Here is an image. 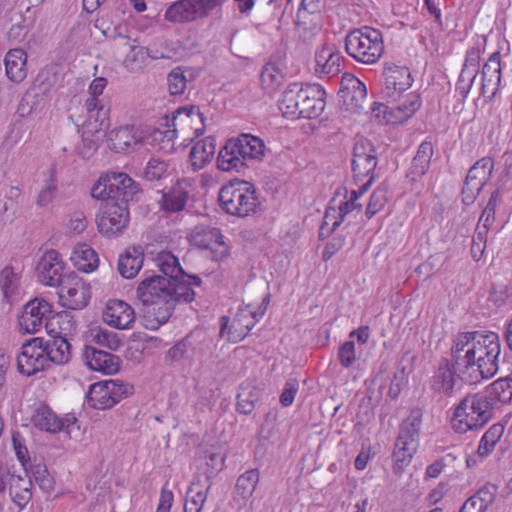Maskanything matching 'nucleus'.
<instances>
[{
    "instance_id": "f257e3e1",
    "label": "nucleus",
    "mask_w": 512,
    "mask_h": 512,
    "mask_svg": "<svg viewBox=\"0 0 512 512\" xmlns=\"http://www.w3.org/2000/svg\"><path fill=\"white\" fill-rule=\"evenodd\" d=\"M501 344L491 331H467L456 334L450 348V359L442 358L430 379V389L451 397L456 377L470 385L492 378L499 370Z\"/></svg>"
},
{
    "instance_id": "f03ea898",
    "label": "nucleus",
    "mask_w": 512,
    "mask_h": 512,
    "mask_svg": "<svg viewBox=\"0 0 512 512\" xmlns=\"http://www.w3.org/2000/svg\"><path fill=\"white\" fill-rule=\"evenodd\" d=\"M171 284L173 280L161 275L144 278L137 286L136 295L144 306L145 317L158 327L171 316Z\"/></svg>"
},
{
    "instance_id": "7ed1b4c3",
    "label": "nucleus",
    "mask_w": 512,
    "mask_h": 512,
    "mask_svg": "<svg viewBox=\"0 0 512 512\" xmlns=\"http://www.w3.org/2000/svg\"><path fill=\"white\" fill-rule=\"evenodd\" d=\"M167 129L155 130L154 140H160L159 149L169 152L175 147V140L182 139V143L193 141L205 131L203 114L196 106L181 107L177 109L172 118L167 121Z\"/></svg>"
},
{
    "instance_id": "20e7f679",
    "label": "nucleus",
    "mask_w": 512,
    "mask_h": 512,
    "mask_svg": "<svg viewBox=\"0 0 512 512\" xmlns=\"http://www.w3.org/2000/svg\"><path fill=\"white\" fill-rule=\"evenodd\" d=\"M493 410L483 393L467 394L455 407L451 426L459 434L479 430L492 419Z\"/></svg>"
},
{
    "instance_id": "39448f33",
    "label": "nucleus",
    "mask_w": 512,
    "mask_h": 512,
    "mask_svg": "<svg viewBox=\"0 0 512 512\" xmlns=\"http://www.w3.org/2000/svg\"><path fill=\"white\" fill-rule=\"evenodd\" d=\"M345 50L357 62L374 64L384 52L382 33L368 26L354 29L345 37Z\"/></svg>"
},
{
    "instance_id": "423d86ee",
    "label": "nucleus",
    "mask_w": 512,
    "mask_h": 512,
    "mask_svg": "<svg viewBox=\"0 0 512 512\" xmlns=\"http://www.w3.org/2000/svg\"><path fill=\"white\" fill-rule=\"evenodd\" d=\"M266 146L262 139L251 134H240L226 140V172H241L248 161H262Z\"/></svg>"
},
{
    "instance_id": "0eeeda50",
    "label": "nucleus",
    "mask_w": 512,
    "mask_h": 512,
    "mask_svg": "<svg viewBox=\"0 0 512 512\" xmlns=\"http://www.w3.org/2000/svg\"><path fill=\"white\" fill-rule=\"evenodd\" d=\"M138 191V184L127 173L111 171L100 175L91 188V196L97 200L110 199L127 204Z\"/></svg>"
},
{
    "instance_id": "6e6552de",
    "label": "nucleus",
    "mask_w": 512,
    "mask_h": 512,
    "mask_svg": "<svg viewBox=\"0 0 512 512\" xmlns=\"http://www.w3.org/2000/svg\"><path fill=\"white\" fill-rule=\"evenodd\" d=\"M224 0H177L164 13V20L171 24H191L220 10Z\"/></svg>"
},
{
    "instance_id": "1a4fd4ad",
    "label": "nucleus",
    "mask_w": 512,
    "mask_h": 512,
    "mask_svg": "<svg viewBox=\"0 0 512 512\" xmlns=\"http://www.w3.org/2000/svg\"><path fill=\"white\" fill-rule=\"evenodd\" d=\"M57 288L59 303L68 309H83L92 297L90 282L73 271L64 276Z\"/></svg>"
},
{
    "instance_id": "9d476101",
    "label": "nucleus",
    "mask_w": 512,
    "mask_h": 512,
    "mask_svg": "<svg viewBox=\"0 0 512 512\" xmlns=\"http://www.w3.org/2000/svg\"><path fill=\"white\" fill-rule=\"evenodd\" d=\"M226 181V214L248 216L254 211L257 201L253 184L237 178Z\"/></svg>"
},
{
    "instance_id": "9b49d317",
    "label": "nucleus",
    "mask_w": 512,
    "mask_h": 512,
    "mask_svg": "<svg viewBox=\"0 0 512 512\" xmlns=\"http://www.w3.org/2000/svg\"><path fill=\"white\" fill-rule=\"evenodd\" d=\"M130 221L128 205L124 202H106L96 214L95 222L100 234L115 237L124 232Z\"/></svg>"
},
{
    "instance_id": "f8f14e48",
    "label": "nucleus",
    "mask_w": 512,
    "mask_h": 512,
    "mask_svg": "<svg viewBox=\"0 0 512 512\" xmlns=\"http://www.w3.org/2000/svg\"><path fill=\"white\" fill-rule=\"evenodd\" d=\"M8 490L12 501L24 508L32 499V480L27 470L17 472L13 467L0 466V492Z\"/></svg>"
},
{
    "instance_id": "ddd939ff",
    "label": "nucleus",
    "mask_w": 512,
    "mask_h": 512,
    "mask_svg": "<svg viewBox=\"0 0 512 512\" xmlns=\"http://www.w3.org/2000/svg\"><path fill=\"white\" fill-rule=\"evenodd\" d=\"M49 367L47 351L44 347L43 337H34L27 340L21 347L17 356L18 372L24 376H33Z\"/></svg>"
},
{
    "instance_id": "4468645a",
    "label": "nucleus",
    "mask_w": 512,
    "mask_h": 512,
    "mask_svg": "<svg viewBox=\"0 0 512 512\" xmlns=\"http://www.w3.org/2000/svg\"><path fill=\"white\" fill-rule=\"evenodd\" d=\"M129 393V387L118 380H104L93 383L87 394V403L94 409L105 410L113 407Z\"/></svg>"
},
{
    "instance_id": "2eb2a0df",
    "label": "nucleus",
    "mask_w": 512,
    "mask_h": 512,
    "mask_svg": "<svg viewBox=\"0 0 512 512\" xmlns=\"http://www.w3.org/2000/svg\"><path fill=\"white\" fill-rule=\"evenodd\" d=\"M269 301L270 295L267 294L263 298L258 310H252L250 305L246 308L239 307L231 322L226 316V332L228 334V340L237 343L244 339L254 327L258 319L264 315Z\"/></svg>"
},
{
    "instance_id": "dca6fc26",
    "label": "nucleus",
    "mask_w": 512,
    "mask_h": 512,
    "mask_svg": "<svg viewBox=\"0 0 512 512\" xmlns=\"http://www.w3.org/2000/svg\"><path fill=\"white\" fill-rule=\"evenodd\" d=\"M377 164V152L372 142L366 138L356 140L352 152V172L356 184L364 178L375 177L374 171Z\"/></svg>"
},
{
    "instance_id": "f3484780",
    "label": "nucleus",
    "mask_w": 512,
    "mask_h": 512,
    "mask_svg": "<svg viewBox=\"0 0 512 512\" xmlns=\"http://www.w3.org/2000/svg\"><path fill=\"white\" fill-rule=\"evenodd\" d=\"M66 263L62 255L55 249H48L40 256L36 265V274L41 284L57 287L66 274Z\"/></svg>"
},
{
    "instance_id": "a211bd4d",
    "label": "nucleus",
    "mask_w": 512,
    "mask_h": 512,
    "mask_svg": "<svg viewBox=\"0 0 512 512\" xmlns=\"http://www.w3.org/2000/svg\"><path fill=\"white\" fill-rule=\"evenodd\" d=\"M53 305L40 298L30 300L23 308L19 317L20 331L27 334H34L42 328L43 320L49 318Z\"/></svg>"
},
{
    "instance_id": "6ab92c4d",
    "label": "nucleus",
    "mask_w": 512,
    "mask_h": 512,
    "mask_svg": "<svg viewBox=\"0 0 512 512\" xmlns=\"http://www.w3.org/2000/svg\"><path fill=\"white\" fill-rule=\"evenodd\" d=\"M135 311L132 306L121 299H109L102 311V320L108 326L126 330L135 322Z\"/></svg>"
},
{
    "instance_id": "aec40b11",
    "label": "nucleus",
    "mask_w": 512,
    "mask_h": 512,
    "mask_svg": "<svg viewBox=\"0 0 512 512\" xmlns=\"http://www.w3.org/2000/svg\"><path fill=\"white\" fill-rule=\"evenodd\" d=\"M297 118L314 119L320 116L326 105V91L318 84L306 85L300 94Z\"/></svg>"
},
{
    "instance_id": "412c9836",
    "label": "nucleus",
    "mask_w": 512,
    "mask_h": 512,
    "mask_svg": "<svg viewBox=\"0 0 512 512\" xmlns=\"http://www.w3.org/2000/svg\"><path fill=\"white\" fill-rule=\"evenodd\" d=\"M32 421L34 426L40 430L56 434L63 430H68L70 426L76 423L77 419L72 414H66L64 417H59L48 406H42L36 410Z\"/></svg>"
},
{
    "instance_id": "4be33fe9",
    "label": "nucleus",
    "mask_w": 512,
    "mask_h": 512,
    "mask_svg": "<svg viewBox=\"0 0 512 512\" xmlns=\"http://www.w3.org/2000/svg\"><path fill=\"white\" fill-rule=\"evenodd\" d=\"M343 56L333 44H324L315 53V72L320 77H333L342 70Z\"/></svg>"
},
{
    "instance_id": "5701e85b",
    "label": "nucleus",
    "mask_w": 512,
    "mask_h": 512,
    "mask_svg": "<svg viewBox=\"0 0 512 512\" xmlns=\"http://www.w3.org/2000/svg\"><path fill=\"white\" fill-rule=\"evenodd\" d=\"M481 77V94L485 96L487 93H490L488 98L489 100H492L496 96L501 83L500 51L492 53L484 63L481 71Z\"/></svg>"
},
{
    "instance_id": "b1692460",
    "label": "nucleus",
    "mask_w": 512,
    "mask_h": 512,
    "mask_svg": "<svg viewBox=\"0 0 512 512\" xmlns=\"http://www.w3.org/2000/svg\"><path fill=\"white\" fill-rule=\"evenodd\" d=\"M84 109L87 114L82 124L84 133L93 135L108 129L110 125L109 108L102 103H96L93 99H86Z\"/></svg>"
},
{
    "instance_id": "393cba45",
    "label": "nucleus",
    "mask_w": 512,
    "mask_h": 512,
    "mask_svg": "<svg viewBox=\"0 0 512 512\" xmlns=\"http://www.w3.org/2000/svg\"><path fill=\"white\" fill-rule=\"evenodd\" d=\"M385 94L394 98L400 93L411 87L413 78L407 67L389 66L385 67L384 72Z\"/></svg>"
},
{
    "instance_id": "a878e982",
    "label": "nucleus",
    "mask_w": 512,
    "mask_h": 512,
    "mask_svg": "<svg viewBox=\"0 0 512 512\" xmlns=\"http://www.w3.org/2000/svg\"><path fill=\"white\" fill-rule=\"evenodd\" d=\"M340 93L344 102L354 109H363L367 97L365 84L351 73H344L341 79Z\"/></svg>"
},
{
    "instance_id": "bb28decb",
    "label": "nucleus",
    "mask_w": 512,
    "mask_h": 512,
    "mask_svg": "<svg viewBox=\"0 0 512 512\" xmlns=\"http://www.w3.org/2000/svg\"><path fill=\"white\" fill-rule=\"evenodd\" d=\"M84 355L87 366L93 371L112 375L120 369V358L109 352L86 347Z\"/></svg>"
},
{
    "instance_id": "cd10ccee",
    "label": "nucleus",
    "mask_w": 512,
    "mask_h": 512,
    "mask_svg": "<svg viewBox=\"0 0 512 512\" xmlns=\"http://www.w3.org/2000/svg\"><path fill=\"white\" fill-rule=\"evenodd\" d=\"M46 332L49 337L71 339L77 330V324L70 312H58L46 320Z\"/></svg>"
},
{
    "instance_id": "c85d7f7f",
    "label": "nucleus",
    "mask_w": 512,
    "mask_h": 512,
    "mask_svg": "<svg viewBox=\"0 0 512 512\" xmlns=\"http://www.w3.org/2000/svg\"><path fill=\"white\" fill-rule=\"evenodd\" d=\"M27 53L21 48L9 49L4 57L7 78L15 83L22 82L27 76Z\"/></svg>"
},
{
    "instance_id": "c756f323",
    "label": "nucleus",
    "mask_w": 512,
    "mask_h": 512,
    "mask_svg": "<svg viewBox=\"0 0 512 512\" xmlns=\"http://www.w3.org/2000/svg\"><path fill=\"white\" fill-rule=\"evenodd\" d=\"M434 154V148L430 141H423L413 157L411 165L406 173V178L410 182H417L426 174L430 167L431 158Z\"/></svg>"
},
{
    "instance_id": "7c9ffc66",
    "label": "nucleus",
    "mask_w": 512,
    "mask_h": 512,
    "mask_svg": "<svg viewBox=\"0 0 512 512\" xmlns=\"http://www.w3.org/2000/svg\"><path fill=\"white\" fill-rule=\"evenodd\" d=\"M69 259L72 265L83 273H92L99 266L97 252L87 243L75 244Z\"/></svg>"
},
{
    "instance_id": "2f4dec72",
    "label": "nucleus",
    "mask_w": 512,
    "mask_h": 512,
    "mask_svg": "<svg viewBox=\"0 0 512 512\" xmlns=\"http://www.w3.org/2000/svg\"><path fill=\"white\" fill-rule=\"evenodd\" d=\"M259 482V472L257 469H250L240 475L235 485L234 501L239 503V511L248 512L246 506L247 500L253 495Z\"/></svg>"
},
{
    "instance_id": "473e14b6",
    "label": "nucleus",
    "mask_w": 512,
    "mask_h": 512,
    "mask_svg": "<svg viewBox=\"0 0 512 512\" xmlns=\"http://www.w3.org/2000/svg\"><path fill=\"white\" fill-rule=\"evenodd\" d=\"M497 490L496 485L491 483L485 484L463 503L459 512H486L488 507L494 502Z\"/></svg>"
},
{
    "instance_id": "72a5a7b5",
    "label": "nucleus",
    "mask_w": 512,
    "mask_h": 512,
    "mask_svg": "<svg viewBox=\"0 0 512 512\" xmlns=\"http://www.w3.org/2000/svg\"><path fill=\"white\" fill-rule=\"evenodd\" d=\"M142 140V133L134 126H122L109 133L111 148L117 152L134 148Z\"/></svg>"
},
{
    "instance_id": "f704fd0d",
    "label": "nucleus",
    "mask_w": 512,
    "mask_h": 512,
    "mask_svg": "<svg viewBox=\"0 0 512 512\" xmlns=\"http://www.w3.org/2000/svg\"><path fill=\"white\" fill-rule=\"evenodd\" d=\"M144 262V254L141 247L130 246L118 260V271L126 279L134 278L140 271Z\"/></svg>"
},
{
    "instance_id": "c9c22d12",
    "label": "nucleus",
    "mask_w": 512,
    "mask_h": 512,
    "mask_svg": "<svg viewBox=\"0 0 512 512\" xmlns=\"http://www.w3.org/2000/svg\"><path fill=\"white\" fill-rule=\"evenodd\" d=\"M188 200V191L184 181L178 180L169 191L163 193L160 207L163 211L175 213L182 211Z\"/></svg>"
},
{
    "instance_id": "e433bc0d",
    "label": "nucleus",
    "mask_w": 512,
    "mask_h": 512,
    "mask_svg": "<svg viewBox=\"0 0 512 512\" xmlns=\"http://www.w3.org/2000/svg\"><path fill=\"white\" fill-rule=\"evenodd\" d=\"M44 347L47 351V360L49 365L51 363L63 365L69 362L71 358L70 339L49 337L48 340L44 339Z\"/></svg>"
},
{
    "instance_id": "4c0bfd02",
    "label": "nucleus",
    "mask_w": 512,
    "mask_h": 512,
    "mask_svg": "<svg viewBox=\"0 0 512 512\" xmlns=\"http://www.w3.org/2000/svg\"><path fill=\"white\" fill-rule=\"evenodd\" d=\"M189 241L192 245L202 249H214L224 243L219 229L204 225L196 226L192 230Z\"/></svg>"
},
{
    "instance_id": "58836bf2",
    "label": "nucleus",
    "mask_w": 512,
    "mask_h": 512,
    "mask_svg": "<svg viewBox=\"0 0 512 512\" xmlns=\"http://www.w3.org/2000/svg\"><path fill=\"white\" fill-rule=\"evenodd\" d=\"M422 417L423 413L420 408L412 409L408 417L402 422L396 440L404 441L405 443L411 442L418 447Z\"/></svg>"
},
{
    "instance_id": "ea45409f",
    "label": "nucleus",
    "mask_w": 512,
    "mask_h": 512,
    "mask_svg": "<svg viewBox=\"0 0 512 512\" xmlns=\"http://www.w3.org/2000/svg\"><path fill=\"white\" fill-rule=\"evenodd\" d=\"M422 417L423 413L420 408L412 409L408 417L402 422L396 440L404 441L405 443L411 442L418 447Z\"/></svg>"
},
{
    "instance_id": "a19ab883",
    "label": "nucleus",
    "mask_w": 512,
    "mask_h": 512,
    "mask_svg": "<svg viewBox=\"0 0 512 512\" xmlns=\"http://www.w3.org/2000/svg\"><path fill=\"white\" fill-rule=\"evenodd\" d=\"M216 152V139L214 137H206L198 141L191 149L190 161L195 170L202 169L214 157Z\"/></svg>"
},
{
    "instance_id": "79ce46f5",
    "label": "nucleus",
    "mask_w": 512,
    "mask_h": 512,
    "mask_svg": "<svg viewBox=\"0 0 512 512\" xmlns=\"http://www.w3.org/2000/svg\"><path fill=\"white\" fill-rule=\"evenodd\" d=\"M483 394L491 402L493 408L497 403H509L512 399V378L502 377L495 380L487 386Z\"/></svg>"
},
{
    "instance_id": "37998d69",
    "label": "nucleus",
    "mask_w": 512,
    "mask_h": 512,
    "mask_svg": "<svg viewBox=\"0 0 512 512\" xmlns=\"http://www.w3.org/2000/svg\"><path fill=\"white\" fill-rule=\"evenodd\" d=\"M189 282L179 281L178 278L173 279L171 284V312L174 309L176 303L185 302L190 303L195 298V292L192 286H200L201 279L197 276H188Z\"/></svg>"
},
{
    "instance_id": "c03bdc74",
    "label": "nucleus",
    "mask_w": 512,
    "mask_h": 512,
    "mask_svg": "<svg viewBox=\"0 0 512 512\" xmlns=\"http://www.w3.org/2000/svg\"><path fill=\"white\" fill-rule=\"evenodd\" d=\"M303 85L299 83H291L287 86L279 100V109L285 117L297 119V111L300 104V94L303 90Z\"/></svg>"
},
{
    "instance_id": "a18cd8bd",
    "label": "nucleus",
    "mask_w": 512,
    "mask_h": 512,
    "mask_svg": "<svg viewBox=\"0 0 512 512\" xmlns=\"http://www.w3.org/2000/svg\"><path fill=\"white\" fill-rule=\"evenodd\" d=\"M151 58L149 50L140 45H132L123 60L125 69L132 73L141 72Z\"/></svg>"
},
{
    "instance_id": "49530a36",
    "label": "nucleus",
    "mask_w": 512,
    "mask_h": 512,
    "mask_svg": "<svg viewBox=\"0 0 512 512\" xmlns=\"http://www.w3.org/2000/svg\"><path fill=\"white\" fill-rule=\"evenodd\" d=\"M417 446L414 443H405L404 441L395 442V448L393 451L394 458V473L400 474L404 471L405 467L409 465L413 455L417 451Z\"/></svg>"
},
{
    "instance_id": "de8ad7c7",
    "label": "nucleus",
    "mask_w": 512,
    "mask_h": 512,
    "mask_svg": "<svg viewBox=\"0 0 512 512\" xmlns=\"http://www.w3.org/2000/svg\"><path fill=\"white\" fill-rule=\"evenodd\" d=\"M261 85L268 93H274L283 83L284 74L274 63H267L260 74Z\"/></svg>"
},
{
    "instance_id": "09e8293b",
    "label": "nucleus",
    "mask_w": 512,
    "mask_h": 512,
    "mask_svg": "<svg viewBox=\"0 0 512 512\" xmlns=\"http://www.w3.org/2000/svg\"><path fill=\"white\" fill-rule=\"evenodd\" d=\"M156 263L166 278L173 280L179 276H184L178 258L175 257L171 252L162 251L159 253L156 258Z\"/></svg>"
},
{
    "instance_id": "8fccbe9b",
    "label": "nucleus",
    "mask_w": 512,
    "mask_h": 512,
    "mask_svg": "<svg viewBox=\"0 0 512 512\" xmlns=\"http://www.w3.org/2000/svg\"><path fill=\"white\" fill-rule=\"evenodd\" d=\"M320 11V0H302L297 12L296 24L298 29L312 32L316 25H309L308 17Z\"/></svg>"
},
{
    "instance_id": "3c124183",
    "label": "nucleus",
    "mask_w": 512,
    "mask_h": 512,
    "mask_svg": "<svg viewBox=\"0 0 512 512\" xmlns=\"http://www.w3.org/2000/svg\"><path fill=\"white\" fill-rule=\"evenodd\" d=\"M503 432L504 426L502 424H493L482 436L477 450L478 454L481 457L488 456L502 437Z\"/></svg>"
},
{
    "instance_id": "603ef678",
    "label": "nucleus",
    "mask_w": 512,
    "mask_h": 512,
    "mask_svg": "<svg viewBox=\"0 0 512 512\" xmlns=\"http://www.w3.org/2000/svg\"><path fill=\"white\" fill-rule=\"evenodd\" d=\"M210 487L211 483H208V481H202V477L197 476L187 491L186 501L189 503L198 504V506L203 508Z\"/></svg>"
},
{
    "instance_id": "864d4df0",
    "label": "nucleus",
    "mask_w": 512,
    "mask_h": 512,
    "mask_svg": "<svg viewBox=\"0 0 512 512\" xmlns=\"http://www.w3.org/2000/svg\"><path fill=\"white\" fill-rule=\"evenodd\" d=\"M388 201V188L382 184L378 186L370 196L368 205L366 207L365 215L367 219H371L374 215L380 212Z\"/></svg>"
},
{
    "instance_id": "5fc2aeb1",
    "label": "nucleus",
    "mask_w": 512,
    "mask_h": 512,
    "mask_svg": "<svg viewBox=\"0 0 512 512\" xmlns=\"http://www.w3.org/2000/svg\"><path fill=\"white\" fill-rule=\"evenodd\" d=\"M32 476L45 494H51L55 487L54 477L49 473L44 463H38L31 469Z\"/></svg>"
},
{
    "instance_id": "6e6d98bb",
    "label": "nucleus",
    "mask_w": 512,
    "mask_h": 512,
    "mask_svg": "<svg viewBox=\"0 0 512 512\" xmlns=\"http://www.w3.org/2000/svg\"><path fill=\"white\" fill-rule=\"evenodd\" d=\"M20 276L11 266H6L0 272V287L5 298L15 293L19 286Z\"/></svg>"
},
{
    "instance_id": "4d7b16f0",
    "label": "nucleus",
    "mask_w": 512,
    "mask_h": 512,
    "mask_svg": "<svg viewBox=\"0 0 512 512\" xmlns=\"http://www.w3.org/2000/svg\"><path fill=\"white\" fill-rule=\"evenodd\" d=\"M420 107V95L416 93H410L407 99L395 108V111L397 113V120L402 122L404 120L411 118Z\"/></svg>"
},
{
    "instance_id": "13d9d810",
    "label": "nucleus",
    "mask_w": 512,
    "mask_h": 512,
    "mask_svg": "<svg viewBox=\"0 0 512 512\" xmlns=\"http://www.w3.org/2000/svg\"><path fill=\"white\" fill-rule=\"evenodd\" d=\"M494 162L490 157H484L478 160L468 171L467 175L470 179L475 178L483 182H487L493 172Z\"/></svg>"
},
{
    "instance_id": "bf43d9fd",
    "label": "nucleus",
    "mask_w": 512,
    "mask_h": 512,
    "mask_svg": "<svg viewBox=\"0 0 512 512\" xmlns=\"http://www.w3.org/2000/svg\"><path fill=\"white\" fill-rule=\"evenodd\" d=\"M224 455L221 453H209L205 456V463L202 467L203 473L205 474L202 481H208L211 483V479L215 477L223 468Z\"/></svg>"
},
{
    "instance_id": "052dcab7",
    "label": "nucleus",
    "mask_w": 512,
    "mask_h": 512,
    "mask_svg": "<svg viewBox=\"0 0 512 512\" xmlns=\"http://www.w3.org/2000/svg\"><path fill=\"white\" fill-rule=\"evenodd\" d=\"M168 170V163L158 158H151L144 171V176L147 180L154 181L160 180L164 177Z\"/></svg>"
},
{
    "instance_id": "680f3d73",
    "label": "nucleus",
    "mask_w": 512,
    "mask_h": 512,
    "mask_svg": "<svg viewBox=\"0 0 512 512\" xmlns=\"http://www.w3.org/2000/svg\"><path fill=\"white\" fill-rule=\"evenodd\" d=\"M487 229L488 228H485L484 225L483 227L477 225L474 235L472 237L471 255L473 259L476 261H478L482 257L483 252L485 250Z\"/></svg>"
},
{
    "instance_id": "e2e57ef3",
    "label": "nucleus",
    "mask_w": 512,
    "mask_h": 512,
    "mask_svg": "<svg viewBox=\"0 0 512 512\" xmlns=\"http://www.w3.org/2000/svg\"><path fill=\"white\" fill-rule=\"evenodd\" d=\"M168 89L172 95H180L186 89L187 80L180 68L172 70L167 77Z\"/></svg>"
},
{
    "instance_id": "0e129e2a",
    "label": "nucleus",
    "mask_w": 512,
    "mask_h": 512,
    "mask_svg": "<svg viewBox=\"0 0 512 512\" xmlns=\"http://www.w3.org/2000/svg\"><path fill=\"white\" fill-rule=\"evenodd\" d=\"M249 396H252V392L246 387H241L237 395L238 412L247 415L255 409L256 404L259 402V397L249 399Z\"/></svg>"
},
{
    "instance_id": "69168bd1",
    "label": "nucleus",
    "mask_w": 512,
    "mask_h": 512,
    "mask_svg": "<svg viewBox=\"0 0 512 512\" xmlns=\"http://www.w3.org/2000/svg\"><path fill=\"white\" fill-rule=\"evenodd\" d=\"M477 75V73L461 69L455 88L463 101L467 98Z\"/></svg>"
},
{
    "instance_id": "338daca9",
    "label": "nucleus",
    "mask_w": 512,
    "mask_h": 512,
    "mask_svg": "<svg viewBox=\"0 0 512 512\" xmlns=\"http://www.w3.org/2000/svg\"><path fill=\"white\" fill-rule=\"evenodd\" d=\"M335 202V198H333L326 208L322 225L329 227L332 230H336L344 221L343 216L340 214L339 210L331 204Z\"/></svg>"
},
{
    "instance_id": "774afa93",
    "label": "nucleus",
    "mask_w": 512,
    "mask_h": 512,
    "mask_svg": "<svg viewBox=\"0 0 512 512\" xmlns=\"http://www.w3.org/2000/svg\"><path fill=\"white\" fill-rule=\"evenodd\" d=\"M481 58V50L479 47H471L466 51L465 60L462 69L474 73L479 72V64Z\"/></svg>"
}]
</instances>
